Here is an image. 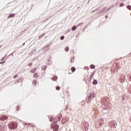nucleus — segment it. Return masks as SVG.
Wrapping results in <instances>:
<instances>
[{
  "instance_id": "nucleus-29",
  "label": "nucleus",
  "mask_w": 131,
  "mask_h": 131,
  "mask_svg": "<svg viewBox=\"0 0 131 131\" xmlns=\"http://www.w3.org/2000/svg\"><path fill=\"white\" fill-rule=\"evenodd\" d=\"M86 68H87V69H89V67H87Z\"/></svg>"
},
{
  "instance_id": "nucleus-24",
  "label": "nucleus",
  "mask_w": 131,
  "mask_h": 131,
  "mask_svg": "<svg viewBox=\"0 0 131 131\" xmlns=\"http://www.w3.org/2000/svg\"><path fill=\"white\" fill-rule=\"evenodd\" d=\"M5 62H6V60H4V61H3L2 62H1L0 63H1V64H3V63H5Z\"/></svg>"
},
{
  "instance_id": "nucleus-16",
  "label": "nucleus",
  "mask_w": 131,
  "mask_h": 131,
  "mask_svg": "<svg viewBox=\"0 0 131 131\" xmlns=\"http://www.w3.org/2000/svg\"><path fill=\"white\" fill-rule=\"evenodd\" d=\"M60 89V86H57L56 87V90H57V91H59Z\"/></svg>"
},
{
  "instance_id": "nucleus-7",
  "label": "nucleus",
  "mask_w": 131,
  "mask_h": 131,
  "mask_svg": "<svg viewBox=\"0 0 131 131\" xmlns=\"http://www.w3.org/2000/svg\"><path fill=\"white\" fill-rule=\"evenodd\" d=\"M13 17H15V14H10L8 17V18L10 19V18H13Z\"/></svg>"
},
{
  "instance_id": "nucleus-28",
  "label": "nucleus",
  "mask_w": 131,
  "mask_h": 131,
  "mask_svg": "<svg viewBox=\"0 0 131 131\" xmlns=\"http://www.w3.org/2000/svg\"><path fill=\"white\" fill-rule=\"evenodd\" d=\"M24 45H25V43H23V46H24Z\"/></svg>"
},
{
  "instance_id": "nucleus-21",
  "label": "nucleus",
  "mask_w": 131,
  "mask_h": 131,
  "mask_svg": "<svg viewBox=\"0 0 131 131\" xmlns=\"http://www.w3.org/2000/svg\"><path fill=\"white\" fill-rule=\"evenodd\" d=\"M5 56H4V57H3V58L1 59V61H4V60H5Z\"/></svg>"
},
{
  "instance_id": "nucleus-13",
  "label": "nucleus",
  "mask_w": 131,
  "mask_h": 131,
  "mask_svg": "<svg viewBox=\"0 0 131 131\" xmlns=\"http://www.w3.org/2000/svg\"><path fill=\"white\" fill-rule=\"evenodd\" d=\"M65 51L66 52H68V51H69V47H66V48H65Z\"/></svg>"
},
{
  "instance_id": "nucleus-17",
  "label": "nucleus",
  "mask_w": 131,
  "mask_h": 131,
  "mask_svg": "<svg viewBox=\"0 0 131 131\" xmlns=\"http://www.w3.org/2000/svg\"><path fill=\"white\" fill-rule=\"evenodd\" d=\"M35 71H36L35 69H33V70H32L31 72H32V73H34V72H35Z\"/></svg>"
},
{
  "instance_id": "nucleus-10",
  "label": "nucleus",
  "mask_w": 131,
  "mask_h": 131,
  "mask_svg": "<svg viewBox=\"0 0 131 131\" xmlns=\"http://www.w3.org/2000/svg\"><path fill=\"white\" fill-rule=\"evenodd\" d=\"M49 118L50 119V121H51V122H53V117L52 116H49Z\"/></svg>"
},
{
  "instance_id": "nucleus-26",
  "label": "nucleus",
  "mask_w": 131,
  "mask_h": 131,
  "mask_svg": "<svg viewBox=\"0 0 131 131\" xmlns=\"http://www.w3.org/2000/svg\"><path fill=\"white\" fill-rule=\"evenodd\" d=\"M32 65V63L29 64V66H31Z\"/></svg>"
},
{
  "instance_id": "nucleus-14",
  "label": "nucleus",
  "mask_w": 131,
  "mask_h": 131,
  "mask_svg": "<svg viewBox=\"0 0 131 131\" xmlns=\"http://www.w3.org/2000/svg\"><path fill=\"white\" fill-rule=\"evenodd\" d=\"M127 8L128 9V10H129L130 11H131V6L129 5H128L127 6Z\"/></svg>"
},
{
  "instance_id": "nucleus-30",
  "label": "nucleus",
  "mask_w": 131,
  "mask_h": 131,
  "mask_svg": "<svg viewBox=\"0 0 131 131\" xmlns=\"http://www.w3.org/2000/svg\"><path fill=\"white\" fill-rule=\"evenodd\" d=\"M60 117H62V115H60Z\"/></svg>"
},
{
  "instance_id": "nucleus-22",
  "label": "nucleus",
  "mask_w": 131,
  "mask_h": 131,
  "mask_svg": "<svg viewBox=\"0 0 131 131\" xmlns=\"http://www.w3.org/2000/svg\"><path fill=\"white\" fill-rule=\"evenodd\" d=\"M74 61V58H73V60L72 59L71 60V63H73Z\"/></svg>"
},
{
  "instance_id": "nucleus-1",
  "label": "nucleus",
  "mask_w": 131,
  "mask_h": 131,
  "mask_svg": "<svg viewBox=\"0 0 131 131\" xmlns=\"http://www.w3.org/2000/svg\"><path fill=\"white\" fill-rule=\"evenodd\" d=\"M8 126L10 129H15L18 127V124L15 122H11L9 123Z\"/></svg>"
},
{
  "instance_id": "nucleus-9",
  "label": "nucleus",
  "mask_w": 131,
  "mask_h": 131,
  "mask_svg": "<svg viewBox=\"0 0 131 131\" xmlns=\"http://www.w3.org/2000/svg\"><path fill=\"white\" fill-rule=\"evenodd\" d=\"M93 84H98V81L94 79L93 80Z\"/></svg>"
},
{
  "instance_id": "nucleus-12",
  "label": "nucleus",
  "mask_w": 131,
  "mask_h": 131,
  "mask_svg": "<svg viewBox=\"0 0 131 131\" xmlns=\"http://www.w3.org/2000/svg\"><path fill=\"white\" fill-rule=\"evenodd\" d=\"M72 30H73V31H74V30H76V26H74L72 28Z\"/></svg>"
},
{
  "instance_id": "nucleus-25",
  "label": "nucleus",
  "mask_w": 131,
  "mask_h": 131,
  "mask_svg": "<svg viewBox=\"0 0 131 131\" xmlns=\"http://www.w3.org/2000/svg\"><path fill=\"white\" fill-rule=\"evenodd\" d=\"M17 76H18V75H15L14 76V78H16V77H17Z\"/></svg>"
},
{
  "instance_id": "nucleus-19",
  "label": "nucleus",
  "mask_w": 131,
  "mask_h": 131,
  "mask_svg": "<svg viewBox=\"0 0 131 131\" xmlns=\"http://www.w3.org/2000/svg\"><path fill=\"white\" fill-rule=\"evenodd\" d=\"M123 6H124V4H123V3L120 4V7H123Z\"/></svg>"
},
{
  "instance_id": "nucleus-18",
  "label": "nucleus",
  "mask_w": 131,
  "mask_h": 131,
  "mask_svg": "<svg viewBox=\"0 0 131 131\" xmlns=\"http://www.w3.org/2000/svg\"><path fill=\"white\" fill-rule=\"evenodd\" d=\"M33 84H36V80H34L33 81Z\"/></svg>"
},
{
  "instance_id": "nucleus-2",
  "label": "nucleus",
  "mask_w": 131,
  "mask_h": 131,
  "mask_svg": "<svg viewBox=\"0 0 131 131\" xmlns=\"http://www.w3.org/2000/svg\"><path fill=\"white\" fill-rule=\"evenodd\" d=\"M51 128L53 129V131H58L59 130V125L53 123L51 124Z\"/></svg>"
},
{
  "instance_id": "nucleus-3",
  "label": "nucleus",
  "mask_w": 131,
  "mask_h": 131,
  "mask_svg": "<svg viewBox=\"0 0 131 131\" xmlns=\"http://www.w3.org/2000/svg\"><path fill=\"white\" fill-rule=\"evenodd\" d=\"M8 119V117L6 116H2L0 117V120H2V121H4V120H7Z\"/></svg>"
},
{
  "instance_id": "nucleus-15",
  "label": "nucleus",
  "mask_w": 131,
  "mask_h": 131,
  "mask_svg": "<svg viewBox=\"0 0 131 131\" xmlns=\"http://www.w3.org/2000/svg\"><path fill=\"white\" fill-rule=\"evenodd\" d=\"M90 68H91V69H95V66H94V65H91V66H90Z\"/></svg>"
},
{
  "instance_id": "nucleus-23",
  "label": "nucleus",
  "mask_w": 131,
  "mask_h": 131,
  "mask_svg": "<svg viewBox=\"0 0 131 131\" xmlns=\"http://www.w3.org/2000/svg\"><path fill=\"white\" fill-rule=\"evenodd\" d=\"M16 110L17 111H19V110H20V107H17Z\"/></svg>"
},
{
  "instance_id": "nucleus-11",
  "label": "nucleus",
  "mask_w": 131,
  "mask_h": 131,
  "mask_svg": "<svg viewBox=\"0 0 131 131\" xmlns=\"http://www.w3.org/2000/svg\"><path fill=\"white\" fill-rule=\"evenodd\" d=\"M75 70H76V69H75V68L74 67H72L71 68V71H72V72H74L75 71Z\"/></svg>"
},
{
  "instance_id": "nucleus-6",
  "label": "nucleus",
  "mask_w": 131,
  "mask_h": 131,
  "mask_svg": "<svg viewBox=\"0 0 131 131\" xmlns=\"http://www.w3.org/2000/svg\"><path fill=\"white\" fill-rule=\"evenodd\" d=\"M25 125H27V126H32V127L33 126V124L31 123H25Z\"/></svg>"
},
{
  "instance_id": "nucleus-5",
  "label": "nucleus",
  "mask_w": 131,
  "mask_h": 131,
  "mask_svg": "<svg viewBox=\"0 0 131 131\" xmlns=\"http://www.w3.org/2000/svg\"><path fill=\"white\" fill-rule=\"evenodd\" d=\"M66 122H67V119H66L65 118H62V119L61 120V123L62 124H65V123H66Z\"/></svg>"
},
{
  "instance_id": "nucleus-27",
  "label": "nucleus",
  "mask_w": 131,
  "mask_h": 131,
  "mask_svg": "<svg viewBox=\"0 0 131 131\" xmlns=\"http://www.w3.org/2000/svg\"><path fill=\"white\" fill-rule=\"evenodd\" d=\"M60 119H61V118L58 117V120H60Z\"/></svg>"
},
{
  "instance_id": "nucleus-8",
  "label": "nucleus",
  "mask_w": 131,
  "mask_h": 131,
  "mask_svg": "<svg viewBox=\"0 0 131 131\" xmlns=\"http://www.w3.org/2000/svg\"><path fill=\"white\" fill-rule=\"evenodd\" d=\"M52 80H54V81H55V80H57V79H58V77L56 76H54L52 78Z\"/></svg>"
},
{
  "instance_id": "nucleus-4",
  "label": "nucleus",
  "mask_w": 131,
  "mask_h": 131,
  "mask_svg": "<svg viewBox=\"0 0 131 131\" xmlns=\"http://www.w3.org/2000/svg\"><path fill=\"white\" fill-rule=\"evenodd\" d=\"M94 99V98H95V93H92L91 94H90V95H89V99Z\"/></svg>"
},
{
  "instance_id": "nucleus-20",
  "label": "nucleus",
  "mask_w": 131,
  "mask_h": 131,
  "mask_svg": "<svg viewBox=\"0 0 131 131\" xmlns=\"http://www.w3.org/2000/svg\"><path fill=\"white\" fill-rule=\"evenodd\" d=\"M60 39H61V40H63V39H64V36H61Z\"/></svg>"
}]
</instances>
